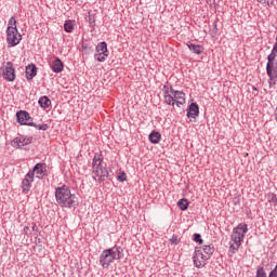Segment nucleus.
<instances>
[{
	"label": "nucleus",
	"instance_id": "7c9ffc66",
	"mask_svg": "<svg viewBox=\"0 0 277 277\" xmlns=\"http://www.w3.org/2000/svg\"><path fill=\"white\" fill-rule=\"evenodd\" d=\"M89 25H90V27H94V25H96L94 17H92V15H89Z\"/></svg>",
	"mask_w": 277,
	"mask_h": 277
},
{
	"label": "nucleus",
	"instance_id": "39448f33",
	"mask_svg": "<svg viewBox=\"0 0 277 277\" xmlns=\"http://www.w3.org/2000/svg\"><path fill=\"white\" fill-rule=\"evenodd\" d=\"M92 174L94 181L98 179V181L103 179H109V171L107 169H103V155L96 153L92 160Z\"/></svg>",
	"mask_w": 277,
	"mask_h": 277
},
{
	"label": "nucleus",
	"instance_id": "dca6fc26",
	"mask_svg": "<svg viewBox=\"0 0 277 277\" xmlns=\"http://www.w3.org/2000/svg\"><path fill=\"white\" fill-rule=\"evenodd\" d=\"M38 75V67H36V65H28L26 67V79L28 81H31V79H34V77H36Z\"/></svg>",
	"mask_w": 277,
	"mask_h": 277
},
{
	"label": "nucleus",
	"instance_id": "5701e85b",
	"mask_svg": "<svg viewBox=\"0 0 277 277\" xmlns=\"http://www.w3.org/2000/svg\"><path fill=\"white\" fill-rule=\"evenodd\" d=\"M75 29V26L72 25V21H66L64 24V30L67 34H72V30Z\"/></svg>",
	"mask_w": 277,
	"mask_h": 277
},
{
	"label": "nucleus",
	"instance_id": "f3484780",
	"mask_svg": "<svg viewBox=\"0 0 277 277\" xmlns=\"http://www.w3.org/2000/svg\"><path fill=\"white\" fill-rule=\"evenodd\" d=\"M187 47L192 53H195V55H202L205 51V47L200 44L187 43Z\"/></svg>",
	"mask_w": 277,
	"mask_h": 277
},
{
	"label": "nucleus",
	"instance_id": "e433bc0d",
	"mask_svg": "<svg viewBox=\"0 0 277 277\" xmlns=\"http://www.w3.org/2000/svg\"><path fill=\"white\" fill-rule=\"evenodd\" d=\"M28 230H29V227H28V226H25V227H24V233L27 234Z\"/></svg>",
	"mask_w": 277,
	"mask_h": 277
},
{
	"label": "nucleus",
	"instance_id": "f8f14e48",
	"mask_svg": "<svg viewBox=\"0 0 277 277\" xmlns=\"http://www.w3.org/2000/svg\"><path fill=\"white\" fill-rule=\"evenodd\" d=\"M31 183H34V173H27L25 179L22 181V192L23 194H29L31 189Z\"/></svg>",
	"mask_w": 277,
	"mask_h": 277
},
{
	"label": "nucleus",
	"instance_id": "c9c22d12",
	"mask_svg": "<svg viewBox=\"0 0 277 277\" xmlns=\"http://www.w3.org/2000/svg\"><path fill=\"white\" fill-rule=\"evenodd\" d=\"M163 89H164V90H168V92H170V87H169L168 84H164V85H163Z\"/></svg>",
	"mask_w": 277,
	"mask_h": 277
},
{
	"label": "nucleus",
	"instance_id": "f03ea898",
	"mask_svg": "<svg viewBox=\"0 0 277 277\" xmlns=\"http://www.w3.org/2000/svg\"><path fill=\"white\" fill-rule=\"evenodd\" d=\"M124 250L122 247H113L110 249H105L102 251L100 255V265L103 269H109V265L114 263V261H120L124 256Z\"/></svg>",
	"mask_w": 277,
	"mask_h": 277
},
{
	"label": "nucleus",
	"instance_id": "a878e982",
	"mask_svg": "<svg viewBox=\"0 0 277 277\" xmlns=\"http://www.w3.org/2000/svg\"><path fill=\"white\" fill-rule=\"evenodd\" d=\"M268 202H271V205H274L275 207H277V197L275 194L268 195Z\"/></svg>",
	"mask_w": 277,
	"mask_h": 277
},
{
	"label": "nucleus",
	"instance_id": "cd10ccee",
	"mask_svg": "<svg viewBox=\"0 0 277 277\" xmlns=\"http://www.w3.org/2000/svg\"><path fill=\"white\" fill-rule=\"evenodd\" d=\"M10 27H16V18L14 16L9 19L8 29H10Z\"/></svg>",
	"mask_w": 277,
	"mask_h": 277
},
{
	"label": "nucleus",
	"instance_id": "72a5a7b5",
	"mask_svg": "<svg viewBox=\"0 0 277 277\" xmlns=\"http://www.w3.org/2000/svg\"><path fill=\"white\" fill-rule=\"evenodd\" d=\"M251 89L253 90V95L259 96V89L254 85H252Z\"/></svg>",
	"mask_w": 277,
	"mask_h": 277
},
{
	"label": "nucleus",
	"instance_id": "ddd939ff",
	"mask_svg": "<svg viewBox=\"0 0 277 277\" xmlns=\"http://www.w3.org/2000/svg\"><path fill=\"white\" fill-rule=\"evenodd\" d=\"M45 172V166L44 163H37L32 170L28 171V173H32V177L37 176V179H43Z\"/></svg>",
	"mask_w": 277,
	"mask_h": 277
},
{
	"label": "nucleus",
	"instance_id": "393cba45",
	"mask_svg": "<svg viewBox=\"0 0 277 277\" xmlns=\"http://www.w3.org/2000/svg\"><path fill=\"white\" fill-rule=\"evenodd\" d=\"M82 51H84V53H87V55H90V53H92L93 48L92 45L88 44V43H82Z\"/></svg>",
	"mask_w": 277,
	"mask_h": 277
},
{
	"label": "nucleus",
	"instance_id": "20e7f679",
	"mask_svg": "<svg viewBox=\"0 0 277 277\" xmlns=\"http://www.w3.org/2000/svg\"><path fill=\"white\" fill-rule=\"evenodd\" d=\"M246 233H248V224L246 223H240L238 224L237 227L233 229V233H232L233 243L229 247V252H232V254H235L239 250L241 242L243 241V239H246Z\"/></svg>",
	"mask_w": 277,
	"mask_h": 277
},
{
	"label": "nucleus",
	"instance_id": "412c9836",
	"mask_svg": "<svg viewBox=\"0 0 277 277\" xmlns=\"http://www.w3.org/2000/svg\"><path fill=\"white\" fill-rule=\"evenodd\" d=\"M177 207L181 209V211H187V209H189V201L185 198L180 199L177 201Z\"/></svg>",
	"mask_w": 277,
	"mask_h": 277
},
{
	"label": "nucleus",
	"instance_id": "7ed1b4c3",
	"mask_svg": "<svg viewBox=\"0 0 277 277\" xmlns=\"http://www.w3.org/2000/svg\"><path fill=\"white\" fill-rule=\"evenodd\" d=\"M213 252H215V247L211 243L203 245L199 248L196 247L193 256L194 265L197 267H205V265H207V261L213 256Z\"/></svg>",
	"mask_w": 277,
	"mask_h": 277
},
{
	"label": "nucleus",
	"instance_id": "473e14b6",
	"mask_svg": "<svg viewBox=\"0 0 277 277\" xmlns=\"http://www.w3.org/2000/svg\"><path fill=\"white\" fill-rule=\"evenodd\" d=\"M258 3H262V5H269V0H258Z\"/></svg>",
	"mask_w": 277,
	"mask_h": 277
},
{
	"label": "nucleus",
	"instance_id": "c756f323",
	"mask_svg": "<svg viewBox=\"0 0 277 277\" xmlns=\"http://www.w3.org/2000/svg\"><path fill=\"white\" fill-rule=\"evenodd\" d=\"M170 241L174 245V246H179V242L181 241L179 239L177 236H172V238L170 239Z\"/></svg>",
	"mask_w": 277,
	"mask_h": 277
},
{
	"label": "nucleus",
	"instance_id": "9d476101",
	"mask_svg": "<svg viewBox=\"0 0 277 277\" xmlns=\"http://www.w3.org/2000/svg\"><path fill=\"white\" fill-rule=\"evenodd\" d=\"M34 142V136H17L11 141L13 148H21L22 146H29Z\"/></svg>",
	"mask_w": 277,
	"mask_h": 277
},
{
	"label": "nucleus",
	"instance_id": "2f4dec72",
	"mask_svg": "<svg viewBox=\"0 0 277 277\" xmlns=\"http://www.w3.org/2000/svg\"><path fill=\"white\" fill-rule=\"evenodd\" d=\"M268 277H277V264L275 268L269 273Z\"/></svg>",
	"mask_w": 277,
	"mask_h": 277
},
{
	"label": "nucleus",
	"instance_id": "c85d7f7f",
	"mask_svg": "<svg viewBox=\"0 0 277 277\" xmlns=\"http://www.w3.org/2000/svg\"><path fill=\"white\" fill-rule=\"evenodd\" d=\"M118 181H120V183H124V181H127V173H124V171H122V172L118 175Z\"/></svg>",
	"mask_w": 277,
	"mask_h": 277
},
{
	"label": "nucleus",
	"instance_id": "1a4fd4ad",
	"mask_svg": "<svg viewBox=\"0 0 277 277\" xmlns=\"http://www.w3.org/2000/svg\"><path fill=\"white\" fill-rule=\"evenodd\" d=\"M2 77L5 81H14L16 79V70L14 69V64L12 62L5 64Z\"/></svg>",
	"mask_w": 277,
	"mask_h": 277
},
{
	"label": "nucleus",
	"instance_id": "f704fd0d",
	"mask_svg": "<svg viewBox=\"0 0 277 277\" xmlns=\"http://www.w3.org/2000/svg\"><path fill=\"white\" fill-rule=\"evenodd\" d=\"M31 228L35 233H38V225H36V223L32 224Z\"/></svg>",
	"mask_w": 277,
	"mask_h": 277
},
{
	"label": "nucleus",
	"instance_id": "423d86ee",
	"mask_svg": "<svg viewBox=\"0 0 277 277\" xmlns=\"http://www.w3.org/2000/svg\"><path fill=\"white\" fill-rule=\"evenodd\" d=\"M16 119L18 124H25L26 127H35L38 131H49V124H37L31 119V116L26 110H19L16 113Z\"/></svg>",
	"mask_w": 277,
	"mask_h": 277
},
{
	"label": "nucleus",
	"instance_id": "b1692460",
	"mask_svg": "<svg viewBox=\"0 0 277 277\" xmlns=\"http://www.w3.org/2000/svg\"><path fill=\"white\" fill-rule=\"evenodd\" d=\"M109 56V54H103V53H96L94 55L95 60H97V62H105V60H107V57Z\"/></svg>",
	"mask_w": 277,
	"mask_h": 277
},
{
	"label": "nucleus",
	"instance_id": "a211bd4d",
	"mask_svg": "<svg viewBox=\"0 0 277 277\" xmlns=\"http://www.w3.org/2000/svg\"><path fill=\"white\" fill-rule=\"evenodd\" d=\"M149 142L151 144H159V142H161V133L157 132V131H153L149 134Z\"/></svg>",
	"mask_w": 277,
	"mask_h": 277
},
{
	"label": "nucleus",
	"instance_id": "2eb2a0df",
	"mask_svg": "<svg viewBox=\"0 0 277 277\" xmlns=\"http://www.w3.org/2000/svg\"><path fill=\"white\" fill-rule=\"evenodd\" d=\"M186 111L187 118H196L200 114V107L196 103H192L188 105Z\"/></svg>",
	"mask_w": 277,
	"mask_h": 277
},
{
	"label": "nucleus",
	"instance_id": "4be33fe9",
	"mask_svg": "<svg viewBox=\"0 0 277 277\" xmlns=\"http://www.w3.org/2000/svg\"><path fill=\"white\" fill-rule=\"evenodd\" d=\"M96 52H97V53H102V54H108V51H107V43H106L105 41L100 42V43L96 45Z\"/></svg>",
	"mask_w": 277,
	"mask_h": 277
},
{
	"label": "nucleus",
	"instance_id": "6ab92c4d",
	"mask_svg": "<svg viewBox=\"0 0 277 277\" xmlns=\"http://www.w3.org/2000/svg\"><path fill=\"white\" fill-rule=\"evenodd\" d=\"M38 104L40 105V107H42V109H47L51 105V100L49 98V96L44 95L39 98Z\"/></svg>",
	"mask_w": 277,
	"mask_h": 277
},
{
	"label": "nucleus",
	"instance_id": "0eeeda50",
	"mask_svg": "<svg viewBox=\"0 0 277 277\" xmlns=\"http://www.w3.org/2000/svg\"><path fill=\"white\" fill-rule=\"evenodd\" d=\"M21 40H23V36L18 32V28H6V42L9 47H17V44H21Z\"/></svg>",
	"mask_w": 277,
	"mask_h": 277
},
{
	"label": "nucleus",
	"instance_id": "6e6552de",
	"mask_svg": "<svg viewBox=\"0 0 277 277\" xmlns=\"http://www.w3.org/2000/svg\"><path fill=\"white\" fill-rule=\"evenodd\" d=\"M266 75L268 76L269 88L276 84L277 81V63H267L266 64Z\"/></svg>",
	"mask_w": 277,
	"mask_h": 277
},
{
	"label": "nucleus",
	"instance_id": "4468645a",
	"mask_svg": "<svg viewBox=\"0 0 277 277\" xmlns=\"http://www.w3.org/2000/svg\"><path fill=\"white\" fill-rule=\"evenodd\" d=\"M52 72L60 74L64 70V62L60 57H56L51 64H50Z\"/></svg>",
	"mask_w": 277,
	"mask_h": 277
},
{
	"label": "nucleus",
	"instance_id": "9b49d317",
	"mask_svg": "<svg viewBox=\"0 0 277 277\" xmlns=\"http://www.w3.org/2000/svg\"><path fill=\"white\" fill-rule=\"evenodd\" d=\"M170 94H172L173 101L176 103L177 107L185 105V93L183 91H176L174 88L170 87Z\"/></svg>",
	"mask_w": 277,
	"mask_h": 277
},
{
	"label": "nucleus",
	"instance_id": "f257e3e1",
	"mask_svg": "<svg viewBox=\"0 0 277 277\" xmlns=\"http://www.w3.org/2000/svg\"><path fill=\"white\" fill-rule=\"evenodd\" d=\"M55 199L57 205L65 207L66 209L77 207V196L70 193V188L66 185L56 188Z\"/></svg>",
	"mask_w": 277,
	"mask_h": 277
},
{
	"label": "nucleus",
	"instance_id": "bb28decb",
	"mask_svg": "<svg viewBox=\"0 0 277 277\" xmlns=\"http://www.w3.org/2000/svg\"><path fill=\"white\" fill-rule=\"evenodd\" d=\"M193 241L202 245L205 240H202V236L200 234H194Z\"/></svg>",
	"mask_w": 277,
	"mask_h": 277
},
{
	"label": "nucleus",
	"instance_id": "aec40b11",
	"mask_svg": "<svg viewBox=\"0 0 277 277\" xmlns=\"http://www.w3.org/2000/svg\"><path fill=\"white\" fill-rule=\"evenodd\" d=\"M163 94H164V103L167 105H174V96L172 94H170V91L168 90H164L163 91Z\"/></svg>",
	"mask_w": 277,
	"mask_h": 277
}]
</instances>
